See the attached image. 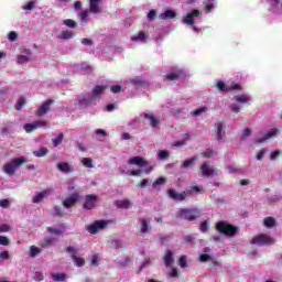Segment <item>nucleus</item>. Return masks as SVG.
Wrapping results in <instances>:
<instances>
[{
  "instance_id": "nucleus-1",
  "label": "nucleus",
  "mask_w": 282,
  "mask_h": 282,
  "mask_svg": "<svg viewBox=\"0 0 282 282\" xmlns=\"http://www.w3.org/2000/svg\"><path fill=\"white\" fill-rule=\"evenodd\" d=\"M193 192L202 193V187H199L198 185H194L188 191H184L181 194H177V191H175L174 188H170L167 189V196L170 199H174V202H184V199H186V197H188V195H191V193Z\"/></svg>"
},
{
  "instance_id": "nucleus-2",
  "label": "nucleus",
  "mask_w": 282,
  "mask_h": 282,
  "mask_svg": "<svg viewBox=\"0 0 282 282\" xmlns=\"http://www.w3.org/2000/svg\"><path fill=\"white\" fill-rule=\"evenodd\" d=\"M215 228L220 235H225V237H235L239 232V227L224 220L216 223Z\"/></svg>"
},
{
  "instance_id": "nucleus-3",
  "label": "nucleus",
  "mask_w": 282,
  "mask_h": 282,
  "mask_svg": "<svg viewBox=\"0 0 282 282\" xmlns=\"http://www.w3.org/2000/svg\"><path fill=\"white\" fill-rule=\"evenodd\" d=\"M23 164H28V159H25V156H20L11 160L10 163L4 164L2 166V171L7 175H14L17 169H19V166H23Z\"/></svg>"
},
{
  "instance_id": "nucleus-4",
  "label": "nucleus",
  "mask_w": 282,
  "mask_h": 282,
  "mask_svg": "<svg viewBox=\"0 0 282 282\" xmlns=\"http://www.w3.org/2000/svg\"><path fill=\"white\" fill-rule=\"evenodd\" d=\"M202 215V212L197 208H183L178 210L177 217L186 219L187 221H195Z\"/></svg>"
},
{
  "instance_id": "nucleus-5",
  "label": "nucleus",
  "mask_w": 282,
  "mask_h": 282,
  "mask_svg": "<svg viewBox=\"0 0 282 282\" xmlns=\"http://www.w3.org/2000/svg\"><path fill=\"white\" fill-rule=\"evenodd\" d=\"M250 243L252 246H272L274 243V239H272L270 236L268 235H258L256 237H253L250 240Z\"/></svg>"
},
{
  "instance_id": "nucleus-6",
  "label": "nucleus",
  "mask_w": 282,
  "mask_h": 282,
  "mask_svg": "<svg viewBox=\"0 0 282 282\" xmlns=\"http://www.w3.org/2000/svg\"><path fill=\"white\" fill-rule=\"evenodd\" d=\"M107 220H97L94 224L89 225L87 227V230L90 232V235H96L100 232V230H104V228H107Z\"/></svg>"
},
{
  "instance_id": "nucleus-7",
  "label": "nucleus",
  "mask_w": 282,
  "mask_h": 282,
  "mask_svg": "<svg viewBox=\"0 0 282 282\" xmlns=\"http://www.w3.org/2000/svg\"><path fill=\"white\" fill-rule=\"evenodd\" d=\"M97 202H98V196H96L94 194L86 195L85 202L83 204V209L84 210H91V209H94Z\"/></svg>"
},
{
  "instance_id": "nucleus-8",
  "label": "nucleus",
  "mask_w": 282,
  "mask_h": 282,
  "mask_svg": "<svg viewBox=\"0 0 282 282\" xmlns=\"http://www.w3.org/2000/svg\"><path fill=\"white\" fill-rule=\"evenodd\" d=\"M199 17H202V12L195 9L186 14V17L183 19V23L185 25H195V19H199Z\"/></svg>"
},
{
  "instance_id": "nucleus-9",
  "label": "nucleus",
  "mask_w": 282,
  "mask_h": 282,
  "mask_svg": "<svg viewBox=\"0 0 282 282\" xmlns=\"http://www.w3.org/2000/svg\"><path fill=\"white\" fill-rule=\"evenodd\" d=\"M52 194H54V189H52V188H46V189H44L40 193H36V195L33 196V198H32V203L33 204H41V202H43V199L45 197H50V195H52Z\"/></svg>"
},
{
  "instance_id": "nucleus-10",
  "label": "nucleus",
  "mask_w": 282,
  "mask_h": 282,
  "mask_svg": "<svg viewBox=\"0 0 282 282\" xmlns=\"http://www.w3.org/2000/svg\"><path fill=\"white\" fill-rule=\"evenodd\" d=\"M78 199H80V194H78V192L70 194L69 197L63 200L64 208H72Z\"/></svg>"
},
{
  "instance_id": "nucleus-11",
  "label": "nucleus",
  "mask_w": 282,
  "mask_h": 282,
  "mask_svg": "<svg viewBox=\"0 0 282 282\" xmlns=\"http://www.w3.org/2000/svg\"><path fill=\"white\" fill-rule=\"evenodd\" d=\"M52 105H54L53 99H48L45 102H43L41 105V107L36 110L35 116H37L39 118L45 116V113H47V111H50V107H52Z\"/></svg>"
},
{
  "instance_id": "nucleus-12",
  "label": "nucleus",
  "mask_w": 282,
  "mask_h": 282,
  "mask_svg": "<svg viewBox=\"0 0 282 282\" xmlns=\"http://www.w3.org/2000/svg\"><path fill=\"white\" fill-rule=\"evenodd\" d=\"M182 76H184V70L174 69L165 75V80H169L171 83L173 80H177L178 78H182Z\"/></svg>"
},
{
  "instance_id": "nucleus-13",
  "label": "nucleus",
  "mask_w": 282,
  "mask_h": 282,
  "mask_svg": "<svg viewBox=\"0 0 282 282\" xmlns=\"http://www.w3.org/2000/svg\"><path fill=\"white\" fill-rule=\"evenodd\" d=\"M280 131L279 129L274 128L268 131L263 138L257 139L256 144H262V142H265V140H270V138H274V135H279Z\"/></svg>"
},
{
  "instance_id": "nucleus-14",
  "label": "nucleus",
  "mask_w": 282,
  "mask_h": 282,
  "mask_svg": "<svg viewBox=\"0 0 282 282\" xmlns=\"http://www.w3.org/2000/svg\"><path fill=\"white\" fill-rule=\"evenodd\" d=\"M209 166H210V163H208V162H205L202 164L200 171H202L204 177H212L213 175H215V173H216L215 170L209 169Z\"/></svg>"
},
{
  "instance_id": "nucleus-15",
  "label": "nucleus",
  "mask_w": 282,
  "mask_h": 282,
  "mask_svg": "<svg viewBox=\"0 0 282 282\" xmlns=\"http://www.w3.org/2000/svg\"><path fill=\"white\" fill-rule=\"evenodd\" d=\"M128 164H134L135 166H147V164H149V162L147 160H144V158L142 156H133L128 161Z\"/></svg>"
},
{
  "instance_id": "nucleus-16",
  "label": "nucleus",
  "mask_w": 282,
  "mask_h": 282,
  "mask_svg": "<svg viewBox=\"0 0 282 282\" xmlns=\"http://www.w3.org/2000/svg\"><path fill=\"white\" fill-rule=\"evenodd\" d=\"M91 14H100V0H89V9Z\"/></svg>"
},
{
  "instance_id": "nucleus-17",
  "label": "nucleus",
  "mask_w": 282,
  "mask_h": 282,
  "mask_svg": "<svg viewBox=\"0 0 282 282\" xmlns=\"http://www.w3.org/2000/svg\"><path fill=\"white\" fill-rule=\"evenodd\" d=\"M149 36V31H140L137 35L131 37V41H141V43H144V41H147Z\"/></svg>"
},
{
  "instance_id": "nucleus-18",
  "label": "nucleus",
  "mask_w": 282,
  "mask_h": 282,
  "mask_svg": "<svg viewBox=\"0 0 282 282\" xmlns=\"http://www.w3.org/2000/svg\"><path fill=\"white\" fill-rule=\"evenodd\" d=\"M149 228H151V219L149 218L141 219V227H140L141 235H147V232H149Z\"/></svg>"
},
{
  "instance_id": "nucleus-19",
  "label": "nucleus",
  "mask_w": 282,
  "mask_h": 282,
  "mask_svg": "<svg viewBox=\"0 0 282 282\" xmlns=\"http://www.w3.org/2000/svg\"><path fill=\"white\" fill-rule=\"evenodd\" d=\"M58 171L62 173H74V167L69 165L67 162H61L57 164Z\"/></svg>"
},
{
  "instance_id": "nucleus-20",
  "label": "nucleus",
  "mask_w": 282,
  "mask_h": 282,
  "mask_svg": "<svg viewBox=\"0 0 282 282\" xmlns=\"http://www.w3.org/2000/svg\"><path fill=\"white\" fill-rule=\"evenodd\" d=\"M163 261H164L166 268H171V265H173V263L175 262V260L173 259V251L167 250L164 256Z\"/></svg>"
},
{
  "instance_id": "nucleus-21",
  "label": "nucleus",
  "mask_w": 282,
  "mask_h": 282,
  "mask_svg": "<svg viewBox=\"0 0 282 282\" xmlns=\"http://www.w3.org/2000/svg\"><path fill=\"white\" fill-rule=\"evenodd\" d=\"M115 205L117 206V208H121V209H127L129 208V206H132L131 200L129 199H121V200H116Z\"/></svg>"
},
{
  "instance_id": "nucleus-22",
  "label": "nucleus",
  "mask_w": 282,
  "mask_h": 282,
  "mask_svg": "<svg viewBox=\"0 0 282 282\" xmlns=\"http://www.w3.org/2000/svg\"><path fill=\"white\" fill-rule=\"evenodd\" d=\"M235 100L240 105H250V96L248 95H238L235 97Z\"/></svg>"
},
{
  "instance_id": "nucleus-23",
  "label": "nucleus",
  "mask_w": 282,
  "mask_h": 282,
  "mask_svg": "<svg viewBox=\"0 0 282 282\" xmlns=\"http://www.w3.org/2000/svg\"><path fill=\"white\" fill-rule=\"evenodd\" d=\"M216 124V134H217V140H224V138H226V131H224V127L221 126V123H215Z\"/></svg>"
},
{
  "instance_id": "nucleus-24",
  "label": "nucleus",
  "mask_w": 282,
  "mask_h": 282,
  "mask_svg": "<svg viewBox=\"0 0 282 282\" xmlns=\"http://www.w3.org/2000/svg\"><path fill=\"white\" fill-rule=\"evenodd\" d=\"M50 153V150L47 148H41L39 150L33 151V155L35 158H45Z\"/></svg>"
},
{
  "instance_id": "nucleus-25",
  "label": "nucleus",
  "mask_w": 282,
  "mask_h": 282,
  "mask_svg": "<svg viewBox=\"0 0 282 282\" xmlns=\"http://www.w3.org/2000/svg\"><path fill=\"white\" fill-rule=\"evenodd\" d=\"M89 14H91L89 9H86L78 14L79 19L82 20V23H89V19H87Z\"/></svg>"
},
{
  "instance_id": "nucleus-26",
  "label": "nucleus",
  "mask_w": 282,
  "mask_h": 282,
  "mask_svg": "<svg viewBox=\"0 0 282 282\" xmlns=\"http://www.w3.org/2000/svg\"><path fill=\"white\" fill-rule=\"evenodd\" d=\"M263 224L265 228H274V226H276V219H274V217H267Z\"/></svg>"
},
{
  "instance_id": "nucleus-27",
  "label": "nucleus",
  "mask_w": 282,
  "mask_h": 282,
  "mask_svg": "<svg viewBox=\"0 0 282 282\" xmlns=\"http://www.w3.org/2000/svg\"><path fill=\"white\" fill-rule=\"evenodd\" d=\"M143 118L150 120L151 127H158V124H160V120L153 116H150L149 113H144Z\"/></svg>"
},
{
  "instance_id": "nucleus-28",
  "label": "nucleus",
  "mask_w": 282,
  "mask_h": 282,
  "mask_svg": "<svg viewBox=\"0 0 282 282\" xmlns=\"http://www.w3.org/2000/svg\"><path fill=\"white\" fill-rule=\"evenodd\" d=\"M72 259L74 263L77 265V268H83V265H85V259L78 258V256L76 254H72Z\"/></svg>"
},
{
  "instance_id": "nucleus-29",
  "label": "nucleus",
  "mask_w": 282,
  "mask_h": 282,
  "mask_svg": "<svg viewBox=\"0 0 282 282\" xmlns=\"http://www.w3.org/2000/svg\"><path fill=\"white\" fill-rule=\"evenodd\" d=\"M176 13L173 10H166L164 13L160 15V19H175Z\"/></svg>"
},
{
  "instance_id": "nucleus-30",
  "label": "nucleus",
  "mask_w": 282,
  "mask_h": 282,
  "mask_svg": "<svg viewBox=\"0 0 282 282\" xmlns=\"http://www.w3.org/2000/svg\"><path fill=\"white\" fill-rule=\"evenodd\" d=\"M105 89H107V86H100V85L95 86L93 89V96H100V94H102Z\"/></svg>"
},
{
  "instance_id": "nucleus-31",
  "label": "nucleus",
  "mask_w": 282,
  "mask_h": 282,
  "mask_svg": "<svg viewBox=\"0 0 282 282\" xmlns=\"http://www.w3.org/2000/svg\"><path fill=\"white\" fill-rule=\"evenodd\" d=\"M82 164H84L86 169H94V160H91V158H84Z\"/></svg>"
},
{
  "instance_id": "nucleus-32",
  "label": "nucleus",
  "mask_w": 282,
  "mask_h": 282,
  "mask_svg": "<svg viewBox=\"0 0 282 282\" xmlns=\"http://www.w3.org/2000/svg\"><path fill=\"white\" fill-rule=\"evenodd\" d=\"M217 89H219V91H230V88L228 87V85H226V83L219 80L216 84Z\"/></svg>"
},
{
  "instance_id": "nucleus-33",
  "label": "nucleus",
  "mask_w": 282,
  "mask_h": 282,
  "mask_svg": "<svg viewBox=\"0 0 282 282\" xmlns=\"http://www.w3.org/2000/svg\"><path fill=\"white\" fill-rule=\"evenodd\" d=\"M63 138H65V135L63 133H59L55 139H53V147H58L63 144Z\"/></svg>"
},
{
  "instance_id": "nucleus-34",
  "label": "nucleus",
  "mask_w": 282,
  "mask_h": 282,
  "mask_svg": "<svg viewBox=\"0 0 282 282\" xmlns=\"http://www.w3.org/2000/svg\"><path fill=\"white\" fill-rule=\"evenodd\" d=\"M36 254H41V249L37 248L36 246H31L30 247V257L32 259H34V257H36Z\"/></svg>"
},
{
  "instance_id": "nucleus-35",
  "label": "nucleus",
  "mask_w": 282,
  "mask_h": 282,
  "mask_svg": "<svg viewBox=\"0 0 282 282\" xmlns=\"http://www.w3.org/2000/svg\"><path fill=\"white\" fill-rule=\"evenodd\" d=\"M74 36V34L72 33V31H62V33L59 34V39H62L63 41H67L68 39H72Z\"/></svg>"
},
{
  "instance_id": "nucleus-36",
  "label": "nucleus",
  "mask_w": 282,
  "mask_h": 282,
  "mask_svg": "<svg viewBox=\"0 0 282 282\" xmlns=\"http://www.w3.org/2000/svg\"><path fill=\"white\" fill-rule=\"evenodd\" d=\"M198 260L200 261V263H206L207 261H213V256L208 253H202Z\"/></svg>"
},
{
  "instance_id": "nucleus-37",
  "label": "nucleus",
  "mask_w": 282,
  "mask_h": 282,
  "mask_svg": "<svg viewBox=\"0 0 282 282\" xmlns=\"http://www.w3.org/2000/svg\"><path fill=\"white\" fill-rule=\"evenodd\" d=\"M53 281H65L67 279V274L65 273H55L52 275Z\"/></svg>"
},
{
  "instance_id": "nucleus-38",
  "label": "nucleus",
  "mask_w": 282,
  "mask_h": 282,
  "mask_svg": "<svg viewBox=\"0 0 282 282\" xmlns=\"http://www.w3.org/2000/svg\"><path fill=\"white\" fill-rule=\"evenodd\" d=\"M170 153H169V151H166V150H161V151H159V153H158V158L160 159V160H169V158H170Z\"/></svg>"
},
{
  "instance_id": "nucleus-39",
  "label": "nucleus",
  "mask_w": 282,
  "mask_h": 282,
  "mask_svg": "<svg viewBox=\"0 0 282 282\" xmlns=\"http://www.w3.org/2000/svg\"><path fill=\"white\" fill-rule=\"evenodd\" d=\"M195 158L188 159L182 163V169H188V166H193L195 164Z\"/></svg>"
},
{
  "instance_id": "nucleus-40",
  "label": "nucleus",
  "mask_w": 282,
  "mask_h": 282,
  "mask_svg": "<svg viewBox=\"0 0 282 282\" xmlns=\"http://www.w3.org/2000/svg\"><path fill=\"white\" fill-rule=\"evenodd\" d=\"M229 91H241V84L231 83L230 86H228Z\"/></svg>"
},
{
  "instance_id": "nucleus-41",
  "label": "nucleus",
  "mask_w": 282,
  "mask_h": 282,
  "mask_svg": "<svg viewBox=\"0 0 282 282\" xmlns=\"http://www.w3.org/2000/svg\"><path fill=\"white\" fill-rule=\"evenodd\" d=\"M34 130H36V126H35L34 122H33V123H26V124H24V131H25L26 133H32V131H34Z\"/></svg>"
},
{
  "instance_id": "nucleus-42",
  "label": "nucleus",
  "mask_w": 282,
  "mask_h": 282,
  "mask_svg": "<svg viewBox=\"0 0 282 282\" xmlns=\"http://www.w3.org/2000/svg\"><path fill=\"white\" fill-rule=\"evenodd\" d=\"M23 107H25V99L23 97H21L18 102L15 104V109L18 111H21V109H23Z\"/></svg>"
},
{
  "instance_id": "nucleus-43",
  "label": "nucleus",
  "mask_w": 282,
  "mask_h": 282,
  "mask_svg": "<svg viewBox=\"0 0 282 282\" xmlns=\"http://www.w3.org/2000/svg\"><path fill=\"white\" fill-rule=\"evenodd\" d=\"M54 243V238H45L44 241L41 243V248H48Z\"/></svg>"
},
{
  "instance_id": "nucleus-44",
  "label": "nucleus",
  "mask_w": 282,
  "mask_h": 282,
  "mask_svg": "<svg viewBox=\"0 0 282 282\" xmlns=\"http://www.w3.org/2000/svg\"><path fill=\"white\" fill-rule=\"evenodd\" d=\"M54 210L57 217H65V209H63L61 206H55Z\"/></svg>"
},
{
  "instance_id": "nucleus-45",
  "label": "nucleus",
  "mask_w": 282,
  "mask_h": 282,
  "mask_svg": "<svg viewBox=\"0 0 282 282\" xmlns=\"http://www.w3.org/2000/svg\"><path fill=\"white\" fill-rule=\"evenodd\" d=\"M28 61H30V56L19 55L17 63H19V65H23V63H28Z\"/></svg>"
},
{
  "instance_id": "nucleus-46",
  "label": "nucleus",
  "mask_w": 282,
  "mask_h": 282,
  "mask_svg": "<svg viewBox=\"0 0 282 282\" xmlns=\"http://www.w3.org/2000/svg\"><path fill=\"white\" fill-rule=\"evenodd\" d=\"M164 182H166V178L161 176L153 182L152 186L153 188H158V186L164 184Z\"/></svg>"
},
{
  "instance_id": "nucleus-47",
  "label": "nucleus",
  "mask_w": 282,
  "mask_h": 282,
  "mask_svg": "<svg viewBox=\"0 0 282 282\" xmlns=\"http://www.w3.org/2000/svg\"><path fill=\"white\" fill-rule=\"evenodd\" d=\"M64 25H66L67 28L74 29L76 28V21L72 19L64 20Z\"/></svg>"
},
{
  "instance_id": "nucleus-48",
  "label": "nucleus",
  "mask_w": 282,
  "mask_h": 282,
  "mask_svg": "<svg viewBox=\"0 0 282 282\" xmlns=\"http://www.w3.org/2000/svg\"><path fill=\"white\" fill-rule=\"evenodd\" d=\"M178 265L180 268H188V264L186 263V256H182L180 259H178Z\"/></svg>"
},
{
  "instance_id": "nucleus-49",
  "label": "nucleus",
  "mask_w": 282,
  "mask_h": 282,
  "mask_svg": "<svg viewBox=\"0 0 282 282\" xmlns=\"http://www.w3.org/2000/svg\"><path fill=\"white\" fill-rule=\"evenodd\" d=\"M9 41L14 42L19 40V34L14 31L9 32L8 35Z\"/></svg>"
},
{
  "instance_id": "nucleus-50",
  "label": "nucleus",
  "mask_w": 282,
  "mask_h": 282,
  "mask_svg": "<svg viewBox=\"0 0 282 282\" xmlns=\"http://www.w3.org/2000/svg\"><path fill=\"white\" fill-rule=\"evenodd\" d=\"M47 232H50L51 235H63V231H61V229L54 227H48Z\"/></svg>"
},
{
  "instance_id": "nucleus-51",
  "label": "nucleus",
  "mask_w": 282,
  "mask_h": 282,
  "mask_svg": "<svg viewBox=\"0 0 282 282\" xmlns=\"http://www.w3.org/2000/svg\"><path fill=\"white\" fill-rule=\"evenodd\" d=\"M35 124V129H40L41 127H47V121L45 120H37L33 122Z\"/></svg>"
},
{
  "instance_id": "nucleus-52",
  "label": "nucleus",
  "mask_w": 282,
  "mask_h": 282,
  "mask_svg": "<svg viewBox=\"0 0 282 282\" xmlns=\"http://www.w3.org/2000/svg\"><path fill=\"white\" fill-rule=\"evenodd\" d=\"M10 230H12V227H10V225L8 224L0 225V232H10Z\"/></svg>"
},
{
  "instance_id": "nucleus-53",
  "label": "nucleus",
  "mask_w": 282,
  "mask_h": 282,
  "mask_svg": "<svg viewBox=\"0 0 282 282\" xmlns=\"http://www.w3.org/2000/svg\"><path fill=\"white\" fill-rule=\"evenodd\" d=\"M0 246H10V239L6 236H0Z\"/></svg>"
},
{
  "instance_id": "nucleus-54",
  "label": "nucleus",
  "mask_w": 282,
  "mask_h": 282,
  "mask_svg": "<svg viewBox=\"0 0 282 282\" xmlns=\"http://www.w3.org/2000/svg\"><path fill=\"white\" fill-rule=\"evenodd\" d=\"M110 91H111L112 94H120V91H122V86H120V85L111 86V87H110Z\"/></svg>"
},
{
  "instance_id": "nucleus-55",
  "label": "nucleus",
  "mask_w": 282,
  "mask_h": 282,
  "mask_svg": "<svg viewBox=\"0 0 282 282\" xmlns=\"http://www.w3.org/2000/svg\"><path fill=\"white\" fill-rule=\"evenodd\" d=\"M215 151L207 149L206 151L202 152L203 158H213Z\"/></svg>"
},
{
  "instance_id": "nucleus-56",
  "label": "nucleus",
  "mask_w": 282,
  "mask_h": 282,
  "mask_svg": "<svg viewBox=\"0 0 282 282\" xmlns=\"http://www.w3.org/2000/svg\"><path fill=\"white\" fill-rule=\"evenodd\" d=\"M202 113H206V108H198L192 112V116H202Z\"/></svg>"
},
{
  "instance_id": "nucleus-57",
  "label": "nucleus",
  "mask_w": 282,
  "mask_h": 282,
  "mask_svg": "<svg viewBox=\"0 0 282 282\" xmlns=\"http://www.w3.org/2000/svg\"><path fill=\"white\" fill-rule=\"evenodd\" d=\"M33 279H34V281H37V282L43 281V279H44L43 273H41L39 271L35 272L33 275Z\"/></svg>"
},
{
  "instance_id": "nucleus-58",
  "label": "nucleus",
  "mask_w": 282,
  "mask_h": 282,
  "mask_svg": "<svg viewBox=\"0 0 282 282\" xmlns=\"http://www.w3.org/2000/svg\"><path fill=\"white\" fill-rule=\"evenodd\" d=\"M35 2L29 1L24 7L23 10H34Z\"/></svg>"
},
{
  "instance_id": "nucleus-59",
  "label": "nucleus",
  "mask_w": 282,
  "mask_h": 282,
  "mask_svg": "<svg viewBox=\"0 0 282 282\" xmlns=\"http://www.w3.org/2000/svg\"><path fill=\"white\" fill-rule=\"evenodd\" d=\"M155 10H150L148 13V21H155Z\"/></svg>"
},
{
  "instance_id": "nucleus-60",
  "label": "nucleus",
  "mask_w": 282,
  "mask_h": 282,
  "mask_svg": "<svg viewBox=\"0 0 282 282\" xmlns=\"http://www.w3.org/2000/svg\"><path fill=\"white\" fill-rule=\"evenodd\" d=\"M95 135H101L102 138H107V131L102 129L95 130Z\"/></svg>"
},
{
  "instance_id": "nucleus-61",
  "label": "nucleus",
  "mask_w": 282,
  "mask_h": 282,
  "mask_svg": "<svg viewBox=\"0 0 282 282\" xmlns=\"http://www.w3.org/2000/svg\"><path fill=\"white\" fill-rule=\"evenodd\" d=\"M10 206V200L8 199H0V207L8 208Z\"/></svg>"
},
{
  "instance_id": "nucleus-62",
  "label": "nucleus",
  "mask_w": 282,
  "mask_h": 282,
  "mask_svg": "<svg viewBox=\"0 0 282 282\" xmlns=\"http://www.w3.org/2000/svg\"><path fill=\"white\" fill-rule=\"evenodd\" d=\"M230 109H231V111H234V113H239V111L241 110V107H239V105H237V104H232L230 106Z\"/></svg>"
},
{
  "instance_id": "nucleus-63",
  "label": "nucleus",
  "mask_w": 282,
  "mask_h": 282,
  "mask_svg": "<svg viewBox=\"0 0 282 282\" xmlns=\"http://www.w3.org/2000/svg\"><path fill=\"white\" fill-rule=\"evenodd\" d=\"M0 259L4 261L6 259H10V252L9 251H1L0 252Z\"/></svg>"
},
{
  "instance_id": "nucleus-64",
  "label": "nucleus",
  "mask_w": 282,
  "mask_h": 282,
  "mask_svg": "<svg viewBox=\"0 0 282 282\" xmlns=\"http://www.w3.org/2000/svg\"><path fill=\"white\" fill-rule=\"evenodd\" d=\"M82 44L91 46V45H94V41H91L90 39L85 37V39L82 40Z\"/></svg>"
}]
</instances>
